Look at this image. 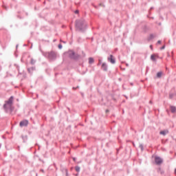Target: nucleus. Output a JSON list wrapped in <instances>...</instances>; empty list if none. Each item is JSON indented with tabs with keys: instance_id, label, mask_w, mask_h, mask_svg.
Instances as JSON below:
<instances>
[{
	"instance_id": "f8f14e48",
	"label": "nucleus",
	"mask_w": 176,
	"mask_h": 176,
	"mask_svg": "<svg viewBox=\"0 0 176 176\" xmlns=\"http://www.w3.org/2000/svg\"><path fill=\"white\" fill-rule=\"evenodd\" d=\"M76 171H77V173H79L80 171V168L79 166H76Z\"/></svg>"
},
{
	"instance_id": "2eb2a0df",
	"label": "nucleus",
	"mask_w": 176,
	"mask_h": 176,
	"mask_svg": "<svg viewBox=\"0 0 176 176\" xmlns=\"http://www.w3.org/2000/svg\"><path fill=\"white\" fill-rule=\"evenodd\" d=\"M157 43H162V41H157Z\"/></svg>"
},
{
	"instance_id": "f257e3e1",
	"label": "nucleus",
	"mask_w": 176,
	"mask_h": 176,
	"mask_svg": "<svg viewBox=\"0 0 176 176\" xmlns=\"http://www.w3.org/2000/svg\"><path fill=\"white\" fill-rule=\"evenodd\" d=\"M76 26L78 30H83L86 27V23L85 21L79 20L76 21Z\"/></svg>"
},
{
	"instance_id": "9d476101",
	"label": "nucleus",
	"mask_w": 176,
	"mask_h": 176,
	"mask_svg": "<svg viewBox=\"0 0 176 176\" xmlns=\"http://www.w3.org/2000/svg\"><path fill=\"white\" fill-rule=\"evenodd\" d=\"M163 75V72H159L157 74V77L158 78H162V76Z\"/></svg>"
},
{
	"instance_id": "0eeeda50",
	"label": "nucleus",
	"mask_w": 176,
	"mask_h": 176,
	"mask_svg": "<svg viewBox=\"0 0 176 176\" xmlns=\"http://www.w3.org/2000/svg\"><path fill=\"white\" fill-rule=\"evenodd\" d=\"M170 111L172 112V113H175L176 107L175 106H170Z\"/></svg>"
},
{
	"instance_id": "20e7f679",
	"label": "nucleus",
	"mask_w": 176,
	"mask_h": 176,
	"mask_svg": "<svg viewBox=\"0 0 176 176\" xmlns=\"http://www.w3.org/2000/svg\"><path fill=\"white\" fill-rule=\"evenodd\" d=\"M20 126L24 127L28 126V120H23L20 122Z\"/></svg>"
},
{
	"instance_id": "f03ea898",
	"label": "nucleus",
	"mask_w": 176,
	"mask_h": 176,
	"mask_svg": "<svg viewBox=\"0 0 176 176\" xmlns=\"http://www.w3.org/2000/svg\"><path fill=\"white\" fill-rule=\"evenodd\" d=\"M12 104H13V96H11L9 100L4 104V108H10L12 107Z\"/></svg>"
},
{
	"instance_id": "6e6552de",
	"label": "nucleus",
	"mask_w": 176,
	"mask_h": 176,
	"mask_svg": "<svg viewBox=\"0 0 176 176\" xmlns=\"http://www.w3.org/2000/svg\"><path fill=\"white\" fill-rule=\"evenodd\" d=\"M168 130L162 131L160 132V134L162 135H166V134H168Z\"/></svg>"
},
{
	"instance_id": "f3484780",
	"label": "nucleus",
	"mask_w": 176,
	"mask_h": 176,
	"mask_svg": "<svg viewBox=\"0 0 176 176\" xmlns=\"http://www.w3.org/2000/svg\"><path fill=\"white\" fill-rule=\"evenodd\" d=\"M79 12L78 11H76V13H78Z\"/></svg>"
},
{
	"instance_id": "6ab92c4d",
	"label": "nucleus",
	"mask_w": 176,
	"mask_h": 176,
	"mask_svg": "<svg viewBox=\"0 0 176 176\" xmlns=\"http://www.w3.org/2000/svg\"><path fill=\"white\" fill-rule=\"evenodd\" d=\"M106 112H108V110H107Z\"/></svg>"
},
{
	"instance_id": "aec40b11",
	"label": "nucleus",
	"mask_w": 176,
	"mask_h": 176,
	"mask_svg": "<svg viewBox=\"0 0 176 176\" xmlns=\"http://www.w3.org/2000/svg\"><path fill=\"white\" fill-rule=\"evenodd\" d=\"M74 160H75V158H74Z\"/></svg>"
},
{
	"instance_id": "ddd939ff",
	"label": "nucleus",
	"mask_w": 176,
	"mask_h": 176,
	"mask_svg": "<svg viewBox=\"0 0 176 176\" xmlns=\"http://www.w3.org/2000/svg\"><path fill=\"white\" fill-rule=\"evenodd\" d=\"M58 47H59L60 49H62V48H63V45H58Z\"/></svg>"
},
{
	"instance_id": "39448f33",
	"label": "nucleus",
	"mask_w": 176,
	"mask_h": 176,
	"mask_svg": "<svg viewBox=\"0 0 176 176\" xmlns=\"http://www.w3.org/2000/svg\"><path fill=\"white\" fill-rule=\"evenodd\" d=\"M108 61H109L111 64H115L116 60L115 58H113V55H110V56L107 58Z\"/></svg>"
},
{
	"instance_id": "1a4fd4ad",
	"label": "nucleus",
	"mask_w": 176,
	"mask_h": 176,
	"mask_svg": "<svg viewBox=\"0 0 176 176\" xmlns=\"http://www.w3.org/2000/svg\"><path fill=\"white\" fill-rule=\"evenodd\" d=\"M102 69L104 71H107V64L102 63Z\"/></svg>"
},
{
	"instance_id": "dca6fc26",
	"label": "nucleus",
	"mask_w": 176,
	"mask_h": 176,
	"mask_svg": "<svg viewBox=\"0 0 176 176\" xmlns=\"http://www.w3.org/2000/svg\"><path fill=\"white\" fill-rule=\"evenodd\" d=\"M151 49H153L152 45L150 46Z\"/></svg>"
},
{
	"instance_id": "4468645a",
	"label": "nucleus",
	"mask_w": 176,
	"mask_h": 176,
	"mask_svg": "<svg viewBox=\"0 0 176 176\" xmlns=\"http://www.w3.org/2000/svg\"><path fill=\"white\" fill-rule=\"evenodd\" d=\"M152 38H153V35L150 36V39H152Z\"/></svg>"
},
{
	"instance_id": "9b49d317",
	"label": "nucleus",
	"mask_w": 176,
	"mask_h": 176,
	"mask_svg": "<svg viewBox=\"0 0 176 176\" xmlns=\"http://www.w3.org/2000/svg\"><path fill=\"white\" fill-rule=\"evenodd\" d=\"M89 63L90 64H93V63H94V59L93 58H89Z\"/></svg>"
},
{
	"instance_id": "7ed1b4c3",
	"label": "nucleus",
	"mask_w": 176,
	"mask_h": 176,
	"mask_svg": "<svg viewBox=\"0 0 176 176\" xmlns=\"http://www.w3.org/2000/svg\"><path fill=\"white\" fill-rule=\"evenodd\" d=\"M155 162L156 164H162V163H163V160L159 157H155Z\"/></svg>"
},
{
	"instance_id": "a211bd4d",
	"label": "nucleus",
	"mask_w": 176,
	"mask_h": 176,
	"mask_svg": "<svg viewBox=\"0 0 176 176\" xmlns=\"http://www.w3.org/2000/svg\"><path fill=\"white\" fill-rule=\"evenodd\" d=\"M175 174H176V169L175 170Z\"/></svg>"
},
{
	"instance_id": "423d86ee",
	"label": "nucleus",
	"mask_w": 176,
	"mask_h": 176,
	"mask_svg": "<svg viewBox=\"0 0 176 176\" xmlns=\"http://www.w3.org/2000/svg\"><path fill=\"white\" fill-rule=\"evenodd\" d=\"M157 58H159V56L156 54H153L151 56V60H152V61H156Z\"/></svg>"
}]
</instances>
